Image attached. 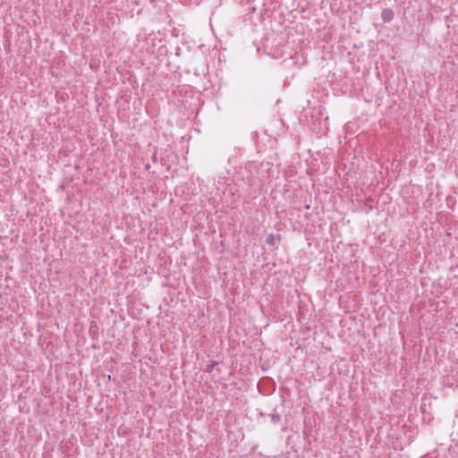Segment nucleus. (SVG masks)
Here are the masks:
<instances>
[{
	"label": "nucleus",
	"mask_w": 458,
	"mask_h": 458,
	"mask_svg": "<svg viewBox=\"0 0 458 458\" xmlns=\"http://www.w3.org/2000/svg\"><path fill=\"white\" fill-rule=\"evenodd\" d=\"M394 17V13L389 8L384 9L382 11V13H381V18H382L384 22H390V21H392Z\"/></svg>",
	"instance_id": "1"
},
{
	"label": "nucleus",
	"mask_w": 458,
	"mask_h": 458,
	"mask_svg": "<svg viewBox=\"0 0 458 458\" xmlns=\"http://www.w3.org/2000/svg\"><path fill=\"white\" fill-rule=\"evenodd\" d=\"M267 244L273 246L276 242V237L273 234H268L266 238Z\"/></svg>",
	"instance_id": "2"
},
{
	"label": "nucleus",
	"mask_w": 458,
	"mask_h": 458,
	"mask_svg": "<svg viewBox=\"0 0 458 458\" xmlns=\"http://www.w3.org/2000/svg\"><path fill=\"white\" fill-rule=\"evenodd\" d=\"M280 420H281V417L279 414H277V413L271 414V420L275 424L278 423L280 421Z\"/></svg>",
	"instance_id": "3"
},
{
	"label": "nucleus",
	"mask_w": 458,
	"mask_h": 458,
	"mask_svg": "<svg viewBox=\"0 0 458 458\" xmlns=\"http://www.w3.org/2000/svg\"><path fill=\"white\" fill-rule=\"evenodd\" d=\"M216 364V361H211V363L207 366L206 371L210 373L213 370Z\"/></svg>",
	"instance_id": "4"
},
{
	"label": "nucleus",
	"mask_w": 458,
	"mask_h": 458,
	"mask_svg": "<svg viewBox=\"0 0 458 458\" xmlns=\"http://www.w3.org/2000/svg\"><path fill=\"white\" fill-rule=\"evenodd\" d=\"M152 160H153L154 162H156V161L157 160V155H156V154H154V155L152 156Z\"/></svg>",
	"instance_id": "5"
},
{
	"label": "nucleus",
	"mask_w": 458,
	"mask_h": 458,
	"mask_svg": "<svg viewBox=\"0 0 458 458\" xmlns=\"http://www.w3.org/2000/svg\"><path fill=\"white\" fill-rule=\"evenodd\" d=\"M149 168H150L149 164H147V165H146V169H149Z\"/></svg>",
	"instance_id": "6"
}]
</instances>
